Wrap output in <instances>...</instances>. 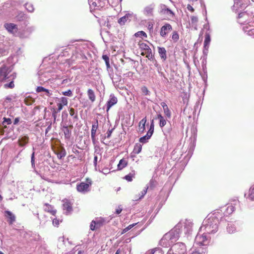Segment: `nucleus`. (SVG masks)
<instances>
[{"mask_svg": "<svg viewBox=\"0 0 254 254\" xmlns=\"http://www.w3.org/2000/svg\"><path fill=\"white\" fill-rule=\"evenodd\" d=\"M53 95L52 91L49 90L47 89L45 91H44L42 94H41V95L44 97L45 98L46 97H51Z\"/></svg>", "mask_w": 254, "mask_h": 254, "instance_id": "79ce46f5", "label": "nucleus"}, {"mask_svg": "<svg viewBox=\"0 0 254 254\" xmlns=\"http://www.w3.org/2000/svg\"><path fill=\"white\" fill-rule=\"evenodd\" d=\"M118 102V99L117 97L115 96V95L113 94H111L110 96V99L108 101L106 106H107V111L108 112L110 109L114 105H115Z\"/></svg>", "mask_w": 254, "mask_h": 254, "instance_id": "ddd939ff", "label": "nucleus"}, {"mask_svg": "<svg viewBox=\"0 0 254 254\" xmlns=\"http://www.w3.org/2000/svg\"><path fill=\"white\" fill-rule=\"evenodd\" d=\"M161 105L162 107L163 110L168 108V106L165 102H161Z\"/></svg>", "mask_w": 254, "mask_h": 254, "instance_id": "338daca9", "label": "nucleus"}, {"mask_svg": "<svg viewBox=\"0 0 254 254\" xmlns=\"http://www.w3.org/2000/svg\"><path fill=\"white\" fill-rule=\"evenodd\" d=\"M244 28L245 29V32H247L248 35L254 38V27L250 29H248L247 27H245Z\"/></svg>", "mask_w": 254, "mask_h": 254, "instance_id": "c9c22d12", "label": "nucleus"}, {"mask_svg": "<svg viewBox=\"0 0 254 254\" xmlns=\"http://www.w3.org/2000/svg\"><path fill=\"white\" fill-rule=\"evenodd\" d=\"M63 132L65 138L69 139L71 136V130H70L67 126H64Z\"/></svg>", "mask_w": 254, "mask_h": 254, "instance_id": "cd10ccee", "label": "nucleus"}, {"mask_svg": "<svg viewBox=\"0 0 254 254\" xmlns=\"http://www.w3.org/2000/svg\"><path fill=\"white\" fill-rule=\"evenodd\" d=\"M53 224L55 226H58L59 224V220L57 219H54L53 220Z\"/></svg>", "mask_w": 254, "mask_h": 254, "instance_id": "0e129e2a", "label": "nucleus"}, {"mask_svg": "<svg viewBox=\"0 0 254 254\" xmlns=\"http://www.w3.org/2000/svg\"><path fill=\"white\" fill-rule=\"evenodd\" d=\"M192 223L190 220H186L180 222L170 232L165 234L160 241V244L164 247H168L176 242L181 232L185 234H190L192 230Z\"/></svg>", "mask_w": 254, "mask_h": 254, "instance_id": "f257e3e1", "label": "nucleus"}, {"mask_svg": "<svg viewBox=\"0 0 254 254\" xmlns=\"http://www.w3.org/2000/svg\"><path fill=\"white\" fill-rule=\"evenodd\" d=\"M58 101L60 102L59 103L63 105L66 106L67 105V98L65 97H62L58 98Z\"/></svg>", "mask_w": 254, "mask_h": 254, "instance_id": "4c0bfd02", "label": "nucleus"}, {"mask_svg": "<svg viewBox=\"0 0 254 254\" xmlns=\"http://www.w3.org/2000/svg\"><path fill=\"white\" fill-rule=\"evenodd\" d=\"M158 53L162 59L164 61L166 60L167 58L166 56V50L164 47H158Z\"/></svg>", "mask_w": 254, "mask_h": 254, "instance_id": "5701e85b", "label": "nucleus"}, {"mask_svg": "<svg viewBox=\"0 0 254 254\" xmlns=\"http://www.w3.org/2000/svg\"><path fill=\"white\" fill-rule=\"evenodd\" d=\"M142 92L146 95H148L149 93V90L147 89V88L144 86L141 88Z\"/></svg>", "mask_w": 254, "mask_h": 254, "instance_id": "13d9d810", "label": "nucleus"}, {"mask_svg": "<svg viewBox=\"0 0 254 254\" xmlns=\"http://www.w3.org/2000/svg\"><path fill=\"white\" fill-rule=\"evenodd\" d=\"M156 119L159 120V126L161 128L166 125V120L161 114H158Z\"/></svg>", "mask_w": 254, "mask_h": 254, "instance_id": "393cba45", "label": "nucleus"}, {"mask_svg": "<svg viewBox=\"0 0 254 254\" xmlns=\"http://www.w3.org/2000/svg\"><path fill=\"white\" fill-rule=\"evenodd\" d=\"M45 211L50 212L51 214L55 215L56 213V210L54 209L53 206L48 203H45L44 205Z\"/></svg>", "mask_w": 254, "mask_h": 254, "instance_id": "6ab92c4d", "label": "nucleus"}, {"mask_svg": "<svg viewBox=\"0 0 254 254\" xmlns=\"http://www.w3.org/2000/svg\"><path fill=\"white\" fill-rule=\"evenodd\" d=\"M112 131H113V129H111V130H108L107 132V138H110L111 134H112Z\"/></svg>", "mask_w": 254, "mask_h": 254, "instance_id": "69168bd1", "label": "nucleus"}, {"mask_svg": "<svg viewBox=\"0 0 254 254\" xmlns=\"http://www.w3.org/2000/svg\"><path fill=\"white\" fill-rule=\"evenodd\" d=\"M160 13L163 14H166L170 17L174 16V12L169 8H168L165 4H162L160 6Z\"/></svg>", "mask_w": 254, "mask_h": 254, "instance_id": "2eb2a0df", "label": "nucleus"}, {"mask_svg": "<svg viewBox=\"0 0 254 254\" xmlns=\"http://www.w3.org/2000/svg\"><path fill=\"white\" fill-rule=\"evenodd\" d=\"M135 225H136V224H133L129 225V226H128L127 227H126V228H125L124 229L123 233H126L128 230L131 229L134 226H135Z\"/></svg>", "mask_w": 254, "mask_h": 254, "instance_id": "4d7b16f0", "label": "nucleus"}, {"mask_svg": "<svg viewBox=\"0 0 254 254\" xmlns=\"http://www.w3.org/2000/svg\"><path fill=\"white\" fill-rule=\"evenodd\" d=\"M211 39L209 33H206L205 35V40L204 41V48L207 51L210 43Z\"/></svg>", "mask_w": 254, "mask_h": 254, "instance_id": "aec40b11", "label": "nucleus"}, {"mask_svg": "<svg viewBox=\"0 0 254 254\" xmlns=\"http://www.w3.org/2000/svg\"><path fill=\"white\" fill-rule=\"evenodd\" d=\"M248 17V14L246 12H241L239 14L238 18L241 19V18L244 17V19H246Z\"/></svg>", "mask_w": 254, "mask_h": 254, "instance_id": "5fc2aeb1", "label": "nucleus"}, {"mask_svg": "<svg viewBox=\"0 0 254 254\" xmlns=\"http://www.w3.org/2000/svg\"><path fill=\"white\" fill-rule=\"evenodd\" d=\"M103 59L105 61L106 65L107 68L110 67V64H109V58L107 55H103L102 56Z\"/></svg>", "mask_w": 254, "mask_h": 254, "instance_id": "c03bdc74", "label": "nucleus"}, {"mask_svg": "<svg viewBox=\"0 0 254 254\" xmlns=\"http://www.w3.org/2000/svg\"><path fill=\"white\" fill-rule=\"evenodd\" d=\"M141 54L143 55L146 54V57L148 59H149V60L152 59V57H153L151 49L149 50V52L148 51L145 52H142Z\"/></svg>", "mask_w": 254, "mask_h": 254, "instance_id": "de8ad7c7", "label": "nucleus"}, {"mask_svg": "<svg viewBox=\"0 0 254 254\" xmlns=\"http://www.w3.org/2000/svg\"><path fill=\"white\" fill-rule=\"evenodd\" d=\"M25 8L29 12H32L34 9L33 5L30 3H26Z\"/></svg>", "mask_w": 254, "mask_h": 254, "instance_id": "a18cd8bd", "label": "nucleus"}, {"mask_svg": "<svg viewBox=\"0 0 254 254\" xmlns=\"http://www.w3.org/2000/svg\"><path fill=\"white\" fill-rule=\"evenodd\" d=\"M207 250L206 248H200L197 251H194L191 254H206Z\"/></svg>", "mask_w": 254, "mask_h": 254, "instance_id": "e433bc0d", "label": "nucleus"}, {"mask_svg": "<svg viewBox=\"0 0 254 254\" xmlns=\"http://www.w3.org/2000/svg\"><path fill=\"white\" fill-rule=\"evenodd\" d=\"M135 36L136 37H142L143 36L144 37H147V34L143 31H140L137 32L135 34Z\"/></svg>", "mask_w": 254, "mask_h": 254, "instance_id": "09e8293b", "label": "nucleus"}, {"mask_svg": "<svg viewBox=\"0 0 254 254\" xmlns=\"http://www.w3.org/2000/svg\"><path fill=\"white\" fill-rule=\"evenodd\" d=\"M237 228L235 224L231 223H228L227 227V231L230 234H233L236 232Z\"/></svg>", "mask_w": 254, "mask_h": 254, "instance_id": "412c9836", "label": "nucleus"}, {"mask_svg": "<svg viewBox=\"0 0 254 254\" xmlns=\"http://www.w3.org/2000/svg\"><path fill=\"white\" fill-rule=\"evenodd\" d=\"M132 17V13H127L125 16L121 17L118 21L120 25H124L126 23L129 22Z\"/></svg>", "mask_w": 254, "mask_h": 254, "instance_id": "f8f14e48", "label": "nucleus"}, {"mask_svg": "<svg viewBox=\"0 0 254 254\" xmlns=\"http://www.w3.org/2000/svg\"><path fill=\"white\" fill-rule=\"evenodd\" d=\"M69 114L71 116L73 117L74 119H77V113H75L73 108H71L69 109Z\"/></svg>", "mask_w": 254, "mask_h": 254, "instance_id": "37998d69", "label": "nucleus"}, {"mask_svg": "<svg viewBox=\"0 0 254 254\" xmlns=\"http://www.w3.org/2000/svg\"><path fill=\"white\" fill-rule=\"evenodd\" d=\"M5 216L8 218V222L10 224H12L15 221V215L10 211L6 210L5 211Z\"/></svg>", "mask_w": 254, "mask_h": 254, "instance_id": "a211bd4d", "label": "nucleus"}, {"mask_svg": "<svg viewBox=\"0 0 254 254\" xmlns=\"http://www.w3.org/2000/svg\"><path fill=\"white\" fill-rule=\"evenodd\" d=\"M147 189H148V188H144V189L142 191H141V193L139 194L138 198H137V197L134 198V199L135 200H137L141 199V198H142L144 197V196L145 195V194L146 193Z\"/></svg>", "mask_w": 254, "mask_h": 254, "instance_id": "58836bf2", "label": "nucleus"}, {"mask_svg": "<svg viewBox=\"0 0 254 254\" xmlns=\"http://www.w3.org/2000/svg\"><path fill=\"white\" fill-rule=\"evenodd\" d=\"M98 127V121H96L93 124L91 131V136L92 141L94 142L95 140V136L97 129Z\"/></svg>", "mask_w": 254, "mask_h": 254, "instance_id": "dca6fc26", "label": "nucleus"}, {"mask_svg": "<svg viewBox=\"0 0 254 254\" xmlns=\"http://www.w3.org/2000/svg\"><path fill=\"white\" fill-rule=\"evenodd\" d=\"M209 241L210 238L207 236L206 233L199 231L195 237L194 244L200 246H206L208 245Z\"/></svg>", "mask_w": 254, "mask_h": 254, "instance_id": "20e7f679", "label": "nucleus"}, {"mask_svg": "<svg viewBox=\"0 0 254 254\" xmlns=\"http://www.w3.org/2000/svg\"><path fill=\"white\" fill-rule=\"evenodd\" d=\"M29 137L27 135L20 136L18 140V145L21 147H24L29 142Z\"/></svg>", "mask_w": 254, "mask_h": 254, "instance_id": "f3484780", "label": "nucleus"}, {"mask_svg": "<svg viewBox=\"0 0 254 254\" xmlns=\"http://www.w3.org/2000/svg\"><path fill=\"white\" fill-rule=\"evenodd\" d=\"M124 254V252L120 249H118L115 253V254Z\"/></svg>", "mask_w": 254, "mask_h": 254, "instance_id": "774afa93", "label": "nucleus"}, {"mask_svg": "<svg viewBox=\"0 0 254 254\" xmlns=\"http://www.w3.org/2000/svg\"><path fill=\"white\" fill-rule=\"evenodd\" d=\"M142 149V145L139 143H136L133 149V153L134 154H139Z\"/></svg>", "mask_w": 254, "mask_h": 254, "instance_id": "2f4dec72", "label": "nucleus"}, {"mask_svg": "<svg viewBox=\"0 0 254 254\" xmlns=\"http://www.w3.org/2000/svg\"><path fill=\"white\" fill-rule=\"evenodd\" d=\"M154 131V123L153 121L152 120L150 126V128L149 130L148 131V132L149 134L152 135Z\"/></svg>", "mask_w": 254, "mask_h": 254, "instance_id": "864d4df0", "label": "nucleus"}, {"mask_svg": "<svg viewBox=\"0 0 254 254\" xmlns=\"http://www.w3.org/2000/svg\"><path fill=\"white\" fill-rule=\"evenodd\" d=\"M95 224L96 225V228L100 227L105 222V220L104 219L102 218H96L95 220H94Z\"/></svg>", "mask_w": 254, "mask_h": 254, "instance_id": "473e14b6", "label": "nucleus"}, {"mask_svg": "<svg viewBox=\"0 0 254 254\" xmlns=\"http://www.w3.org/2000/svg\"><path fill=\"white\" fill-rule=\"evenodd\" d=\"M3 119H4V121L3 122V125L5 123H6L7 125H9L11 123V120L10 119H6L4 118Z\"/></svg>", "mask_w": 254, "mask_h": 254, "instance_id": "e2e57ef3", "label": "nucleus"}, {"mask_svg": "<svg viewBox=\"0 0 254 254\" xmlns=\"http://www.w3.org/2000/svg\"><path fill=\"white\" fill-rule=\"evenodd\" d=\"M146 122V118H144L142 119L140 122L139 123V128H138V131L139 132L142 133L145 130V125Z\"/></svg>", "mask_w": 254, "mask_h": 254, "instance_id": "4be33fe9", "label": "nucleus"}, {"mask_svg": "<svg viewBox=\"0 0 254 254\" xmlns=\"http://www.w3.org/2000/svg\"><path fill=\"white\" fill-rule=\"evenodd\" d=\"M145 254H164V253L161 249L156 248L147 252Z\"/></svg>", "mask_w": 254, "mask_h": 254, "instance_id": "c85d7f7f", "label": "nucleus"}, {"mask_svg": "<svg viewBox=\"0 0 254 254\" xmlns=\"http://www.w3.org/2000/svg\"><path fill=\"white\" fill-rule=\"evenodd\" d=\"M92 184L91 179H86V182H81L80 184H77L76 190L81 193H85L89 191V187Z\"/></svg>", "mask_w": 254, "mask_h": 254, "instance_id": "423d86ee", "label": "nucleus"}, {"mask_svg": "<svg viewBox=\"0 0 254 254\" xmlns=\"http://www.w3.org/2000/svg\"><path fill=\"white\" fill-rule=\"evenodd\" d=\"M4 27L8 32L14 35L16 34L18 30L17 26L13 23H5Z\"/></svg>", "mask_w": 254, "mask_h": 254, "instance_id": "4468645a", "label": "nucleus"}, {"mask_svg": "<svg viewBox=\"0 0 254 254\" xmlns=\"http://www.w3.org/2000/svg\"><path fill=\"white\" fill-rule=\"evenodd\" d=\"M248 198L251 200H254V186L250 189Z\"/></svg>", "mask_w": 254, "mask_h": 254, "instance_id": "a19ab883", "label": "nucleus"}, {"mask_svg": "<svg viewBox=\"0 0 254 254\" xmlns=\"http://www.w3.org/2000/svg\"><path fill=\"white\" fill-rule=\"evenodd\" d=\"M12 70L11 65H7L4 62L0 64V81H10L9 83L4 85L5 87L12 88L14 86L13 80L16 77V74L10 73Z\"/></svg>", "mask_w": 254, "mask_h": 254, "instance_id": "f03ea898", "label": "nucleus"}, {"mask_svg": "<svg viewBox=\"0 0 254 254\" xmlns=\"http://www.w3.org/2000/svg\"><path fill=\"white\" fill-rule=\"evenodd\" d=\"M47 90V89H46L42 86H38L36 88V92L38 93H41L42 94L44 91H45Z\"/></svg>", "mask_w": 254, "mask_h": 254, "instance_id": "603ef678", "label": "nucleus"}, {"mask_svg": "<svg viewBox=\"0 0 254 254\" xmlns=\"http://www.w3.org/2000/svg\"><path fill=\"white\" fill-rule=\"evenodd\" d=\"M186 251L185 244L183 243H177L172 246L167 254H184Z\"/></svg>", "mask_w": 254, "mask_h": 254, "instance_id": "39448f33", "label": "nucleus"}, {"mask_svg": "<svg viewBox=\"0 0 254 254\" xmlns=\"http://www.w3.org/2000/svg\"><path fill=\"white\" fill-rule=\"evenodd\" d=\"M11 98L10 97H6L4 102H3V104L4 106H5L7 103L10 102V101H11Z\"/></svg>", "mask_w": 254, "mask_h": 254, "instance_id": "bf43d9fd", "label": "nucleus"}, {"mask_svg": "<svg viewBox=\"0 0 254 254\" xmlns=\"http://www.w3.org/2000/svg\"><path fill=\"white\" fill-rule=\"evenodd\" d=\"M127 165V161L124 158L122 159L119 161V163L118 165V169L119 170H121L125 167H126Z\"/></svg>", "mask_w": 254, "mask_h": 254, "instance_id": "a878e982", "label": "nucleus"}, {"mask_svg": "<svg viewBox=\"0 0 254 254\" xmlns=\"http://www.w3.org/2000/svg\"><path fill=\"white\" fill-rule=\"evenodd\" d=\"M62 94L63 95L71 97L72 96V92L71 90L69 89L67 91L62 92Z\"/></svg>", "mask_w": 254, "mask_h": 254, "instance_id": "3c124183", "label": "nucleus"}, {"mask_svg": "<svg viewBox=\"0 0 254 254\" xmlns=\"http://www.w3.org/2000/svg\"><path fill=\"white\" fill-rule=\"evenodd\" d=\"M219 218L214 215L205 218L199 228V232L206 234H214L218 230Z\"/></svg>", "mask_w": 254, "mask_h": 254, "instance_id": "7ed1b4c3", "label": "nucleus"}, {"mask_svg": "<svg viewBox=\"0 0 254 254\" xmlns=\"http://www.w3.org/2000/svg\"><path fill=\"white\" fill-rule=\"evenodd\" d=\"M63 208L64 210H66L65 213L67 215L72 211V205L70 202L66 199L63 200Z\"/></svg>", "mask_w": 254, "mask_h": 254, "instance_id": "1a4fd4ad", "label": "nucleus"}, {"mask_svg": "<svg viewBox=\"0 0 254 254\" xmlns=\"http://www.w3.org/2000/svg\"><path fill=\"white\" fill-rule=\"evenodd\" d=\"M164 113L165 116L169 119H170L171 117V113L168 108V107L165 109H164Z\"/></svg>", "mask_w": 254, "mask_h": 254, "instance_id": "8fccbe9b", "label": "nucleus"}, {"mask_svg": "<svg viewBox=\"0 0 254 254\" xmlns=\"http://www.w3.org/2000/svg\"><path fill=\"white\" fill-rule=\"evenodd\" d=\"M190 18H191V23H196L198 21L197 17L196 16H191Z\"/></svg>", "mask_w": 254, "mask_h": 254, "instance_id": "052dcab7", "label": "nucleus"}, {"mask_svg": "<svg viewBox=\"0 0 254 254\" xmlns=\"http://www.w3.org/2000/svg\"><path fill=\"white\" fill-rule=\"evenodd\" d=\"M249 2V0H234V9L237 11H242L248 6Z\"/></svg>", "mask_w": 254, "mask_h": 254, "instance_id": "0eeeda50", "label": "nucleus"}, {"mask_svg": "<svg viewBox=\"0 0 254 254\" xmlns=\"http://www.w3.org/2000/svg\"><path fill=\"white\" fill-rule=\"evenodd\" d=\"M151 136L152 135L149 134L147 132V134L145 136L140 138L139 141L141 143H144L147 142V140H148Z\"/></svg>", "mask_w": 254, "mask_h": 254, "instance_id": "f704fd0d", "label": "nucleus"}, {"mask_svg": "<svg viewBox=\"0 0 254 254\" xmlns=\"http://www.w3.org/2000/svg\"><path fill=\"white\" fill-rule=\"evenodd\" d=\"M89 4L90 6L94 7H102L101 0H88Z\"/></svg>", "mask_w": 254, "mask_h": 254, "instance_id": "b1692460", "label": "nucleus"}, {"mask_svg": "<svg viewBox=\"0 0 254 254\" xmlns=\"http://www.w3.org/2000/svg\"><path fill=\"white\" fill-rule=\"evenodd\" d=\"M235 208L234 205L231 204L229 205L225 212V215H230L235 211Z\"/></svg>", "mask_w": 254, "mask_h": 254, "instance_id": "7c9ffc66", "label": "nucleus"}, {"mask_svg": "<svg viewBox=\"0 0 254 254\" xmlns=\"http://www.w3.org/2000/svg\"><path fill=\"white\" fill-rule=\"evenodd\" d=\"M172 27L169 23L165 24L160 29V35L162 37H165L167 34L172 30Z\"/></svg>", "mask_w": 254, "mask_h": 254, "instance_id": "6e6552de", "label": "nucleus"}, {"mask_svg": "<svg viewBox=\"0 0 254 254\" xmlns=\"http://www.w3.org/2000/svg\"><path fill=\"white\" fill-rule=\"evenodd\" d=\"M138 45L139 48L141 50H143L144 51V52H147L148 51L149 52V50L151 49L146 43L143 42H139L138 43Z\"/></svg>", "mask_w": 254, "mask_h": 254, "instance_id": "c756f323", "label": "nucleus"}, {"mask_svg": "<svg viewBox=\"0 0 254 254\" xmlns=\"http://www.w3.org/2000/svg\"><path fill=\"white\" fill-rule=\"evenodd\" d=\"M9 47V43L7 41L0 43V57L7 54Z\"/></svg>", "mask_w": 254, "mask_h": 254, "instance_id": "9d476101", "label": "nucleus"}, {"mask_svg": "<svg viewBox=\"0 0 254 254\" xmlns=\"http://www.w3.org/2000/svg\"><path fill=\"white\" fill-rule=\"evenodd\" d=\"M87 94L89 100L94 102L95 101L96 97L93 90L89 89L87 91Z\"/></svg>", "mask_w": 254, "mask_h": 254, "instance_id": "bb28decb", "label": "nucleus"}, {"mask_svg": "<svg viewBox=\"0 0 254 254\" xmlns=\"http://www.w3.org/2000/svg\"><path fill=\"white\" fill-rule=\"evenodd\" d=\"M63 106L64 105H62L61 104H60L59 103H57V112H60L63 109Z\"/></svg>", "mask_w": 254, "mask_h": 254, "instance_id": "680f3d73", "label": "nucleus"}, {"mask_svg": "<svg viewBox=\"0 0 254 254\" xmlns=\"http://www.w3.org/2000/svg\"><path fill=\"white\" fill-rule=\"evenodd\" d=\"M135 176V171L132 170L131 173L126 175L124 179L127 180L128 182H130L132 180V178L134 177Z\"/></svg>", "mask_w": 254, "mask_h": 254, "instance_id": "72a5a7b5", "label": "nucleus"}, {"mask_svg": "<svg viewBox=\"0 0 254 254\" xmlns=\"http://www.w3.org/2000/svg\"><path fill=\"white\" fill-rule=\"evenodd\" d=\"M155 6L154 3H151L145 6L143 11V14L147 16H152Z\"/></svg>", "mask_w": 254, "mask_h": 254, "instance_id": "9b49d317", "label": "nucleus"}, {"mask_svg": "<svg viewBox=\"0 0 254 254\" xmlns=\"http://www.w3.org/2000/svg\"><path fill=\"white\" fill-rule=\"evenodd\" d=\"M31 166H32V168L35 169V152L34 151H33L31 154Z\"/></svg>", "mask_w": 254, "mask_h": 254, "instance_id": "49530a36", "label": "nucleus"}, {"mask_svg": "<svg viewBox=\"0 0 254 254\" xmlns=\"http://www.w3.org/2000/svg\"><path fill=\"white\" fill-rule=\"evenodd\" d=\"M90 229L91 230H94L96 228V225L95 224V222L94 221V220H92V221L91 222V224H90Z\"/></svg>", "mask_w": 254, "mask_h": 254, "instance_id": "6e6d98bb", "label": "nucleus"}, {"mask_svg": "<svg viewBox=\"0 0 254 254\" xmlns=\"http://www.w3.org/2000/svg\"><path fill=\"white\" fill-rule=\"evenodd\" d=\"M179 38V36L178 33L176 31H174L172 35V39L174 42H177Z\"/></svg>", "mask_w": 254, "mask_h": 254, "instance_id": "ea45409f", "label": "nucleus"}]
</instances>
